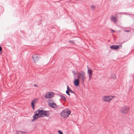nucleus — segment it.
<instances>
[{
	"mask_svg": "<svg viewBox=\"0 0 134 134\" xmlns=\"http://www.w3.org/2000/svg\"><path fill=\"white\" fill-rule=\"evenodd\" d=\"M110 20L113 21L114 23H115L117 21L116 19L114 17L111 16L110 18Z\"/></svg>",
	"mask_w": 134,
	"mask_h": 134,
	"instance_id": "ddd939ff",
	"label": "nucleus"
},
{
	"mask_svg": "<svg viewBox=\"0 0 134 134\" xmlns=\"http://www.w3.org/2000/svg\"><path fill=\"white\" fill-rule=\"evenodd\" d=\"M85 74V72L83 71H81L78 73V78L82 83H83L86 79Z\"/></svg>",
	"mask_w": 134,
	"mask_h": 134,
	"instance_id": "f03ea898",
	"label": "nucleus"
},
{
	"mask_svg": "<svg viewBox=\"0 0 134 134\" xmlns=\"http://www.w3.org/2000/svg\"><path fill=\"white\" fill-rule=\"evenodd\" d=\"M122 46L120 44L118 45H113L110 47V48L111 49H113L114 50L118 49L121 48Z\"/></svg>",
	"mask_w": 134,
	"mask_h": 134,
	"instance_id": "6e6552de",
	"label": "nucleus"
},
{
	"mask_svg": "<svg viewBox=\"0 0 134 134\" xmlns=\"http://www.w3.org/2000/svg\"><path fill=\"white\" fill-rule=\"evenodd\" d=\"M124 31L125 32H127L130 31L127 30H124Z\"/></svg>",
	"mask_w": 134,
	"mask_h": 134,
	"instance_id": "5701e85b",
	"label": "nucleus"
},
{
	"mask_svg": "<svg viewBox=\"0 0 134 134\" xmlns=\"http://www.w3.org/2000/svg\"><path fill=\"white\" fill-rule=\"evenodd\" d=\"M2 47L0 46V54L2 53L1 51H2Z\"/></svg>",
	"mask_w": 134,
	"mask_h": 134,
	"instance_id": "b1692460",
	"label": "nucleus"
},
{
	"mask_svg": "<svg viewBox=\"0 0 134 134\" xmlns=\"http://www.w3.org/2000/svg\"><path fill=\"white\" fill-rule=\"evenodd\" d=\"M79 79L78 78L77 79H75L74 81V83L75 86H78L80 83Z\"/></svg>",
	"mask_w": 134,
	"mask_h": 134,
	"instance_id": "9b49d317",
	"label": "nucleus"
},
{
	"mask_svg": "<svg viewBox=\"0 0 134 134\" xmlns=\"http://www.w3.org/2000/svg\"><path fill=\"white\" fill-rule=\"evenodd\" d=\"M67 90H68V91H69V90H70V88H69V86H67Z\"/></svg>",
	"mask_w": 134,
	"mask_h": 134,
	"instance_id": "393cba45",
	"label": "nucleus"
},
{
	"mask_svg": "<svg viewBox=\"0 0 134 134\" xmlns=\"http://www.w3.org/2000/svg\"><path fill=\"white\" fill-rule=\"evenodd\" d=\"M87 72L89 76V80L90 81L91 80L92 77L93 75L92 70L91 69H89L88 68V67Z\"/></svg>",
	"mask_w": 134,
	"mask_h": 134,
	"instance_id": "0eeeda50",
	"label": "nucleus"
},
{
	"mask_svg": "<svg viewBox=\"0 0 134 134\" xmlns=\"http://www.w3.org/2000/svg\"><path fill=\"white\" fill-rule=\"evenodd\" d=\"M58 132L59 134H63V132L60 130H59L58 131Z\"/></svg>",
	"mask_w": 134,
	"mask_h": 134,
	"instance_id": "6ab92c4d",
	"label": "nucleus"
},
{
	"mask_svg": "<svg viewBox=\"0 0 134 134\" xmlns=\"http://www.w3.org/2000/svg\"><path fill=\"white\" fill-rule=\"evenodd\" d=\"M49 106L53 108H57V105L55 103H53L52 104H50Z\"/></svg>",
	"mask_w": 134,
	"mask_h": 134,
	"instance_id": "f8f14e48",
	"label": "nucleus"
},
{
	"mask_svg": "<svg viewBox=\"0 0 134 134\" xmlns=\"http://www.w3.org/2000/svg\"><path fill=\"white\" fill-rule=\"evenodd\" d=\"M49 115V113L48 111H45L42 110H37L35 113V115L33 116L34 119L32 120V121L41 117L48 116Z\"/></svg>",
	"mask_w": 134,
	"mask_h": 134,
	"instance_id": "f257e3e1",
	"label": "nucleus"
},
{
	"mask_svg": "<svg viewBox=\"0 0 134 134\" xmlns=\"http://www.w3.org/2000/svg\"><path fill=\"white\" fill-rule=\"evenodd\" d=\"M69 91L70 93H71L73 94H75V92L71 90H69Z\"/></svg>",
	"mask_w": 134,
	"mask_h": 134,
	"instance_id": "a211bd4d",
	"label": "nucleus"
},
{
	"mask_svg": "<svg viewBox=\"0 0 134 134\" xmlns=\"http://www.w3.org/2000/svg\"><path fill=\"white\" fill-rule=\"evenodd\" d=\"M34 86L35 87H38V86H37V85L36 84L34 85Z\"/></svg>",
	"mask_w": 134,
	"mask_h": 134,
	"instance_id": "a878e982",
	"label": "nucleus"
},
{
	"mask_svg": "<svg viewBox=\"0 0 134 134\" xmlns=\"http://www.w3.org/2000/svg\"><path fill=\"white\" fill-rule=\"evenodd\" d=\"M32 58L34 63H36L38 62L39 59V57L36 54L33 55Z\"/></svg>",
	"mask_w": 134,
	"mask_h": 134,
	"instance_id": "1a4fd4ad",
	"label": "nucleus"
},
{
	"mask_svg": "<svg viewBox=\"0 0 134 134\" xmlns=\"http://www.w3.org/2000/svg\"><path fill=\"white\" fill-rule=\"evenodd\" d=\"M95 6L94 5H92L91 6V8L92 9H93L95 8Z\"/></svg>",
	"mask_w": 134,
	"mask_h": 134,
	"instance_id": "aec40b11",
	"label": "nucleus"
},
{
	"mask_svg": "<svg viewBox=\"0 0 134 134\" xmlns=\"http://www.w3.org/2000/svg\"><path fill=\"white\" fill-rule=\"evenodd\" d=\"M54 96V93L52 92H49L45 95V97L46 98H50L53 97Z\"/></svg>",
	"mask_w": 134,
	"mask_h": 134,
	"instance_id": "423d86ee",
	"label": "nucleus"
},
{
	"mask_svg": "<svg viewBox=\"0 0 134 134\" xmlns=\"http://www.w3.org/2000/svg\"><path fill=\"white\" fill-rule=\"evenodd\" d=\"M69 42L70 43H72L74 44V41H69Z\"/></svg>",
	"mask_w": 134,
	"mask_h": 134,
	"instance_id": "412c9836",
	"label": "nucleus"
},
{
	"mask_svg": "<svg viewBox=\"0 0 134 134\" xmlns=\"http://www.w3.org/2000/svg\"><path fill=\"white\" fill-rule=\"evenodd\" d=\"M38 100V99H35L33 100L31 102V106L34 110L35 108L34 104L37 103Z\"/></svg>",
	"mask_w": 134,
	"mask_h": 134,
	"instance_id": "9d476101",
	"label": "nucleus"
},
{
	"mask_svg": "<svg viewBox=\"0 0 134 134\" xmlns=\"http://www.w3.org/2000/svg\"><path fill=\"white\" fill-rule=\"evenodd\" d=\"M113 97H114L112 96H104L102 97V99L104 101L109 102Z\"/></svg>",
	"mask_w": 134,
	"mask_h": 134,
	"instance_id": "39448f33",
	"label": "nucleus"
},
{
	"mask_svg": "<svg viewBox=\"0 0 134 134\" xmlns=\"http://www.w3.org/2000/svg\"><path fill=\"white\" fill-rule=\"evenodd\" d=\"M129 109V107L124 105L121 107L120 110L122 114H126L128 113Z\"/></svg>",
	"mask_w": 134,
	"mask_h": 134,
	"instance_id": "7ed1b4c3",
	"label": "nucleus"
},
{
	"mask_svg": "<svg viewBox=\"0 0 134 134\" xmlns=\"http://www.w3.org/2000/svg\"><path fill=\"white\" fill-rule=\"evenodd\" d=\"M70 112V111L69 110H65L61 113V115L63 118H66L69 116Z\"/></svg>",
	"mask_w": 134,
	"mask_h": 134,
	"instance_id": "20e7f679",
	"label": "nucleus"
},
{
	"mask_svg": "<svg viewBox=\"0 0 134 134\" xmlns=\"http://www.w3.org/2000/svg\"><path fill=\"white\" fill-rule=\"evenodd\" d=\"M48 103L49 105V106L50 105V104H52L53 103H54V102L53 100L50 99L48 100Z\"/></svg>",
	"mask_w": 134,
	"mask_h": 134,
	"instance_id": "4468645a",
	"label": "nucleus"
},
{
	"mask_svg": "<svg viewBox=\"0 0 134 134\" xmlns=\"http://www.w3.org/2000/svg\"><path fill=\"white\" fill-rule=\"evenodd\" d=\"M69 91H68V90H66V94L69 96H70V94L69 93Z\"/></svg>",
	"mask_w": 134,
	"mask_h": 134,
	"instance_id": "f3484780",
	"label": "nucleus"
},
{
	"mask_svg": "<svg viewBox=\"0 0 134 134\" xmlns=\"http://www.w3.org/2000/svg\"><path fill=\"white\" fill-rule=\"evenodd\" d=\"M25 133L21 131H19L17 133L18 134H25Z\"/></svg>",
	"mask_w": 134,
	"mask_h": 134,
	"instance_id": "dca6fc26",
	"label": "nucleus"
},
{
	"mask_svg": "<svg viewBox=\"0 0 134 134\" xmlns=\"http://www.w3.org/2000/svg\"><path fill=\"white\" fill-rule=\"evenodd\" d=\"M60 99L63 100L65 101L66 100V98L65 97L63 96H60Z\"/></svg>",
	"mask_w": 134,
	"mask_h": 134,
	"instance_id": "2eb2a0df",
	"label": "nucleus"
},
{
	"mask_svg": "<svg viewBox=\"0 0 134 134\" xmlns=\"http://www.w3.org/2000/svg\"><path fill=\"white\" fill-rule=\"evenodd\" d=\"M112 78L113 79H115L116 78V76H115V75H114L112 76Z\"/></svg>",
	"mask_w": 134,
	"mask_h": 134,
	"instance_id": "4be33fe9",
	"label": "nucleus"
}]
</instances>
